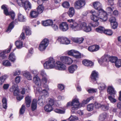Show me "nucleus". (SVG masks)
I'll return each instance as SVG.
<instances>
[{
  "label": "nucleus",
  "mask_w": 121,
  "mask_h": 121,
  "mask_svg": "<svg viewBox=\"0 0 121 121\" xmlns=\"http://www.w3.org/2000/svg\"><path fill=\"white\" fill-rule=\"evenodd\" d=\"M70 121H74L78 120V118L76 116H71L68 119Z\"/></svg>",
  "instance_id": "46"
},
{
  "label": "nucleus",
  "mask_w": 121,
  "mask_h": 121,
  "mask_svg": "<svg viewBox=\"0 0 121 121\" xmlns=\"http://www.w3.org/2000/svg\"><path fill=\"white\" fill-rule=\"evenodd\" d=\"M56 64L54 60L52 57H50L49 60L45 62L44 64L45 69H48L55 68Z\"/></svg>",
  "instance_id": "1"
},
{
  "label": "nucleus",
  "mask_w": 121,
  "mask_h": 121,
  "mask_svg": "<svg viewBox=\"0 0 121 121\" xmlns=\"http://www.w3.org/2000/svg\"><path fill=\"white\" fill-rule=\"evenodd\" d=\"M22 6L23 7L25 10L27 9L29 10V9L31 8V4L29 1L27 0L24 2Z\"/></svg>",
  "instance_id": "18"
},
{
  "label": "nucleus",
  "mask_w": 121,
  "mask_h": 121,
  "mask_svg": "<svg viewBox=\"0 0 121 121\" xmlns=\"http://www.w3.org/2000/svg\"><path fill=\"white\" fill-rule=\"evenodd\" d=\"M38 86L36 88V90L37 91L39 92V93H42L43 92V89H44L45 87V86H46V85L45 84H44L43 86V87H40V86H41V85L39 86L37 85Z\"/></svg>",
  "instance_id": "36"
},
{
  "label": "nucleus",
  "mask_w": 121,
  "mask_h": 121,
  "mask_svg": "<svg viewBox=\"0 0 121 121\" xmlns=\"http://www.w3.org/2000/svg\"><path fill=\"white\" fill-rule=\"evenodd\" d=\"M54 104V100L52 99H50L49 100L47 104L52 106Z\"/></svg>",
  "instance_id": "62"
},
{
  "label": "nucleus",
  "mask_w": 121,
  "mask_h": 121,
  "mask_svg": "<svg viewBox=\"0 0 121 121\" xmlns=\"http://www.w3.org/2000/svg\"><path fill=\"white\" fill-rule=\"evenodd\" d=\"M98 73L95 71L92 72L91 76V78L93 81H96L98 78Z\"/></svg>",
  "instance_id": "16"
},
{
  "label": "nucleus",
  "mask_w": 121,
  "mask_h": 121,
  "mask_svg": "<svg viewBox=\"0 0 121 121\" xmlns=\"http://www.w3.org/2000/svg\"><path fill=\"white\" fill-rule=\"evenodd\" d=\"M62 5L65 8H68L69 6V4L68 2L65 1L62 4Z\"/></svg>",
  "instance_id": "53"
},
{
  "label": "nucleus",
  "mask_w": 121,
  "mask_h": 121,
  "mask_svg": "<svg viewBox=\"0 0 121 121\" xmlns=\"http://www.w3.org/2000/svg\"><path fill=\"white\" fill-rule=\"evenodd\" d=\"M112 26V27L113 29H115L117 28L118 26V24L116 22L113 23L111 24Z\"/></svg>",
  "instance_id": "59"
},
{
  "label": "nucleus",
  "mask_w": 121,
  "mask_h": 121,
  "mask_svg": "<svg viewBox=\"0 0 121 121\" xmlns=\"http://www.w3.org/2000/svg\"><path fill=\"white\" fill-rule=\"evenodd\" d=\"M75 13L74 9L73 8L70 7L67 13L70 17H72L74 15Z\"/></svg>",
  "instance_id": "23"
},
{
  "label": "nucleus",
  "mask_w": 121,
  "mask_h": 121,
  "mask_svg": "<svg viewBox=\"0 0 121 121\" xmlns=\"http://www.w3.org/2000/svg\"><path fill=\"white\" fill-rule=\"evenodd\" d=\"M118 58L117 57L115 56H110L109 57L108 60L109 61L112 63L115 62Z\"/></svg>",
  "instance_id": "39"
},
{
  "label": "nucleus",
  "mask_w": 121,
  "mask_h": 121,
  "mask_svg": "<svg viewBox=\"0 0 121 121\" xmlns=\"http://www.w3.org/2000/svg\"><path fill=\"white\" fill-rule=\"evenodd\" d=\"M54 111L55 112L59 113H63L65 112V111L58 109H56Z\"/></svg>",
  "instance_id": "60"
},
{
  "label": "nucleus",
  "mask_w": 121,
  "mask_h": 121,
  "mask_svg": "<svg viewBox=\"0 0 121 121\" xmlns=\"http://www.w3.org/2000/svg\"><path fill=\"white\" fill-rule=\"evenodd\" d=\"M116 19L115 18L113 17H111L109 20V22H110L111 24L112 23H113L115 22H116Z\"/></svg>",
  "instance_id": "61"
},
{
  "label": "nucleus",
  "mask_w": 121,
  "mask_h": 121,
  "mask_svg": "<svg viewBox=\"0 0 121 121\" xmlns=\"http://www.w3.org/2000/svg\"><path fill=\"white\" fill-rule=\"evenodd\" d=\"M114 9V8L113 7H108L106 8V11L107 13L111 14L112 13L113 10Z\"/></svg>",
  "instance_id": "41"
},
{
  "label": "nucleus",
  "mask_w": 121,
  "mask_h": 121,
  "mask_svg": "<svg viewBox=\"0 0 121 121\" xmlns=\"http://www.w3.org/2000/svg\"><path fill=\"white\" fill-rule=\"evenodd\" d=\"M108 58L109 57L107 56L104 55L98 60V62L100 64L103 63L104 64L108 61Z\"/></svg>",
  "instance_id": "14"
},
{
  "label": "nucleus",
  "mask_w": 121,
  "mask_h": 121,
  "mask_svg": "<svg viewBox=\"0 0 121 121\" xmlns=\"http://www.w3.org/2000/svg\"><path fill=\"white\" fill-rule=\"evenodd\" d=\"M72 104V109L73 110H77L82 106L81 104H80L78 99L77 98L73 100Z\"/></svg>",
  "instance_id": "4"
},
{
  "label": "nucleus",
  "mask_w": 121,
  "mask_h": 121,
  "mask_svg": "<svg viewBox=\"0 0 121 121\" xmlns=\"http://www.w3.org/2000/svg\"><path fill=\"white\" fill-rule=\"evenodd\" d=\"M86 25V23L85 22L78 23V30H81L83 31Z\"/></svg>",
  "instance_id": "26"
},
{
  "label": "nucleus",
  "mask_w": 121,
  "mask_h": 121,
  "mask_svg": "<svg viewBox=\"0 0 121 121\" xmlns=\"http://www.w3.org/2000/svg\"><path fill=\"white\" fill-rule=\"evenodd\" d=\"M25 31L26 35H29L31 34V32L30 28L29 27H26L25 29Z\"/></svg>",
  "instance_id": "45"
},
{
  "label": "nucleus",
  "mask_w": 121,
  "mask_h": 121,
  "mask_svg": "<svg viewBox=\"0 0 121 121\" xmlns=\"http://www.w3.org/2000/svg\"><path fill=\"white\" fill-rule=\"evenodd\" d=\"M45 98H43L42 97H39L38 100V104L41 106H43V105L45 102Z\"/></svg>",
  "instance_id": "33"
},
{
  "label": "nucleus",
  "mask_w": 121,
  "mask_h": 121,
  "mask_svg": "<svg viewBox=\"0 0 121 121\" xmlns=\"http://www.w3.org/2000/svg\"><path fill=\"white\" fill-rule=\"evenodd\" d=\"M71 39L73 42L76 43H81L84 40V39L82 38H72Z\"/></svg>",
  "instance_id": "21"
},
{
  "label": "nucleus",
  "mask_w": 121,
  "mask_h": 121,
  "mask_svg": "<svg viewBox=\"0 0 121 121\" xmlns=\"http://www.w3.org/2000/svg\"><path fill=\"white\" fill-rule=\"evenodd\" d=\"M18 19L19 21L24 22L26 20V18L25 16L20 13L18 15Z\"/></svg>",
  "instance_id": "25"
},
{
  "label": "nucleus",
  "mask_w": 121,
  "mask_h": 121,
  "mask_svg": "<svg viewBox=\"0 0 121 121\" xmlns=\"http://www.w3.org/2000/svg\"><path fill=\"white\" fill-rule=\"evenodd\" d=\"M94 107V105L92 104H91L87 105V109L89 111H91L93 110Z\"/></svg>",
  "instance_id": "47"
},
{
  "label": "nucleus",
  "mask_w": 121,
  "mask_h": 121,
  "mask_svg": "<svg viewBox=\"0 0 121 121\" xmlns=\"http://www.w3.org/2000/svg\"><path fill=\"white\" fill-rule=\"evenodd\" d=\"M105 86L103 83L100 84L99 85V88L100 90H102L105 89Z\"/></svg>",
  "instance_id": "57"
},
{
  "label": "nucleus",
  "mask_w": 121,
  "mask_h": 121,
  "mask_svg": "<svg viewBox=\"0 0 121 121\" xmlns=\"http://www.w3.org/2000/svg\"><path fill=\"white\" fill-rule=\"evenodd\" d=\"M2 102L3 108L6 109L7 108V99L5 98H4L3 99Z\"/></svg>",
  "instance_id": "42"
},
{
  "label": "nucleus",
  "mask_w": 121,
  "mask_h": 121,
  "mask_svg": "<svg viewBox=\"0 0 121 121\" xmlns=\"http://www.w3.org/2000/svg\"><path fill=\"white\" fill-rule=\"evenodd\" d=\"M98 13L99 14V18L101 21H105L107 19V13L104 10Z\"/></svg>",
  "instance_id": "9"
},
{
  "label": "nucleus",
  "mask_w": 121,
  "mask_h": 121,
  "mask_svg": "<svg viewBox=\"0 0 121 121\" xmlns=\"http://www.w3.org/2000/svg\"><path fill=\"white\" fill-rule=\"evenodd\" d=\"M37 100L36 99H34L32 102L31 105V109L32 111L36 109L37 107Z\"/></svg>",
  "instance_id": "22"
},
{
  "label": "nucleus",
  "mask_w": 121,
  "mask_h": 121,
  "mask_svg": "<svg viewBox=\"0 0 121 121\" xmlns=\"http://www.w3.org/2000/svg\"><path fill=\"white\" fill-rule=\"evenodd\" d=\"M55 68L60 70H64L65 69L66 67L65 65L63 64L60 61H58L56 62Z\"/></svg>",
  "instance_id": "13"
},
{
  "label": "nucleus",
  "mask_w": 121,
  "mask_h": 121,
  "mask_svg": "<svg viewBox=\"0 0 121 121\" xmlns=\"http://www.w3.org/2000/svg\"><path fill=\"white\" fill-rule=\"evenodd\" d=\"M104 33L107 35L110 36L112 35L113 32L110 30L106 29L104 31Z\"/></svg>",
  "instance_id": "43"
},
{
  "label": "nucleus",
  "mask_w": 121,
  "mask_h": 121,
  "mask_svg": "<svg viewBox=\"0 0 121 121\" xmlns=\"http://www.w3.org/2000/svg\"><path fill=\"white\" fill-rule=\"evenodd\" d=\"M101 108L104 111H106L108 110V106L104 105H102Z\"/></svg>",
  "instance_id": "58"
},
{
  "label": "nucleus",
  "mask_w": 121,
  "mask_h": 121,
  "mask_svg": "<svg viewBox=\"0 0 121 121\" xmlns=\"http://www.w3.org/2000/svg\"><path fill=\"white\" fill-rule=\"evenodd\" d=\"M13 23V22H12L10 23L6 30V32L9 33L11 31V30L14 27Z\"/></svg>",
  "instance_id": "37"
},
{
  "label": "nucleus",
  "mask_w": 121,
  "mask_h": 121,
  "mask_svg": "<svg viewBox=\"0 0 121 121\" xmlns=\"http://www.w3.org/2000/svg\"><path fill=\"white\" fill-rule=\"evenodd\" d=\"M70 27L74 31L78 30V24L74 22L71 23L69 25Z\"/></svg>",
  "instance_id": "20"
},
{
  "label": "nucleus",
  "mask_w": 121,
  "mask_h": 121,
  "mask_svg": "<svg viewBox=\"0 0 121 121\" xmlns=\"http://www.w3.org/2000/svg\"><path fill=\"white\" fill-rule=\"evenodd\" d=\"M3 64L4 65L10 66L11 65V64L9 61L8 60L4 61L3 62Z\"/></svg>",
  "instance_id": "49"
},
{
  "label": "nucleus",
  "mask_w": 121,
  "mask_h": 121,
  "mask_svg": "<svg viewBox=\"0 0 121 121\" xmlns=\"http://www.w3.org/2000/svg\"><path fill=\"white\" fill-rule=\"evenodd\" d=\"M116 67L117 68H119L121 66V59H118L115 64Z\"/></svg>",
  "instance_id": "44"
},
{
  "label": "nucleus",
  "mask_w": 121,
  "mask_h": 121,
  "mask_svg": "<svg viewBox=\"0 0 121 121\" xmlns=\"http://www.w3.org/2000/svg\"><path fill=\"white\" fill-rule=\"evenodd\" d=\"M93 5L94 8L98 11V12L102 11L104 10L102 8V5L99 2L96 1L93 3Z\"/></svg>",
  "instance_id": "10"
},
{
  "label": "nucleus",
  "mask_w": 121,
  "mask_h": 121,
  "mask_svg": "<svg viewBox=\"0 0 121 121\" xmlns=\"http://www.w3.org/2000/svg\"><path fill=\"white\" fill-rule=\"evenodd\" d=\"M44 10V8L42 5H39L37 8V12L38 14L42 13Z\"/></svg>",
  "instance_id": "34"
},
{
  "label": "nucleus",
  "mask_w": 121,
  "mask_h": 121,
  "mask_svg": "<svg viewBox=\"0 0 121 121\" xmlns=\"http://www.w3.org/2000/svg\"><path fill=\"white\" fill-rule=\"evenodd\" d=\"M93 97H90L88 98L86 100H84L82 102V103L83 104H86L88 102L91 100L92 99H93Z\"/></svg>",
  "instance_id": "56"
},
{
  "label": "nucleus",
  "mask_w": 121,
  "mask_h": 121,
  "mask_svg": "<svg viewBox=\"0 0 121 121\" xmlns=\"http://www.w3.org/2000/svg\"><path fill=\"white\" fill-rule=\"evenodd\" d=\"M49 90V88L47 85L45 86V88L43 89V92L42 93H43V95L45 97H47L48 96V93L47 91Z\"/></svg>",
  "instance_id": "32"
},
{
  "label": "nucleus",
  "mask_w": 121,
  "mask_h": 121,
  "mask_svg": "<svg viewBox=\"0 0 121 121\" xmlns=\"http://www.w3.org/2000/svg\"><path fill=\"white\" fill-rule=\"evenodd\" d=\"M15 44L18 48H20L22 47V43L21 41H18L16 42Z\"/></svg>",
  "instance_id": "40"
},
{
  "label": "nucleus",
  "mask_w": 121,
  "mask_h": 121,
  "mask_svg": "<svg viewBox=\"0 0 121 121\" xmlns=\"http://www.w3.org/2000/svg\"><path fill=\"white\" fill-rule=\"evenodd\" d=\"M77 59H79L81 58V54L78 52L77 53H75L73 56Z\"/></svg>",
  "instance_id": "51"
},
{
  "label": "nucleus",
  "mask_w": 121,
  "mask_h": 121,
  "mask_svg": "<svg viewBox=\"0 0 121 121\" xmlns=\"http://www.w3.org/2000/svg\"><path fill=\"white\" fill-rule=\"evenodd\" d=\"M24 76L28 80H31L32 79V76L30 73L29 72H26L24 73Z\"/></svg>",
  "instance_id": "35"
},
{
  "label": "nucleus",
  "mask_w": 121,
  "mask_h": 121,
  "mask_svg": "<svg viewBox=\"0 0 121 121\" xmlns=\"http://www.w3.org/2000/svg\"><path fill=\"white\" fill-rule=\"evenodd\" d=\"M86 2L83 0H78L74 3V7L75 9H81L85 5Z\"/></svg>",
  "instance_id": "3"
},
{
  "label": "nucleus",
  "mask_w": 121,
  "mask_h": 121,
  "mask_svg": "<svg viewBox=\"0 0 121 121\" xmlns=\"http://www.w3.org/2000/svg\"><path fill=\"white\" fill-rule=\"evenodd\" d=\"M44 109L45 111L48 112H50L52 111L53 110V108L52 106L47 104L44 107Z\"/></svg>",
  "instance_id": "30"
},
{
  "label": "nucleus",
  "mask_w": 121,
  "mask_h": 121,
  "mask_svg": "<svg viewBox=\"0 0 121 121\" xmlns=\"http://www.w3.org/2000/svg\"><path fill=\"white\" fill-rule=\"evenodd\" d=\"M25 105H23L20 109V114H23L25 110Z\"/></svg>",
  "instance_id": "54"
},
{
  "label": "nucleus",
  "mask_w": 121,
  "mask_h": 121,
  "mask_svg": "<svg viewBox=\"0 0 121 121\" xmlns=\"http://www.w3.org/2000/svg\"><path fill=\"white\" fill-rule=\"evenodd\" d=\"M94 45L89 47L88 48V50L91 52H94Z\"/></svg>",
  "instance_id": "64"
},
{
  "label": "nucleus",
  "mask_w": 121,
  "mask_h": 121,
  "mask_svg": "<svg viewBox=\"0 0 121 121\" xmlns=\"http://www.w3.org/2000/svg\"><path fill=\"white\" fill-rule=\"evenodd\" d=\"M6 76L4 75L0 77V85H1L6 78Z\"/></svg>",
  "instance_id": "48"
},
{
  "label": "nucleus",
  "mask_w": 121,
  "mask_h": 121,
  "mask_svg": "<svg viewBox=\"0 0 121 121\" xmlns=\"http://www.w3.org/2000/svg\"><path fill=\"white\" fill-rule=\"evenodd\" d=\"M10 90L11 92H13L14 95L15 96L17 95L19 93L18 87H15L14 85L12 86V88L10 89Z\"/></svg>",
  "instance_id": "15"
},
{
  "label": "nucleus",
  "mask_w": 121,
  "mask_h": 121,
  "mask_svg": "<svg viewBox=\"0 0 121 121\" xmlns=\"http://www.w3.org/2000/svg\"><path fill=\"white\" fill-rule=\"evenodd\" d=\"M57 41L61 44H68L70 43V41L66 38L62 37H59L57 39Z\"/></svg>",
  "instance_id": "11"
},
{
  "label": "nucleus",
  "mask_w": 121,
  "mask_h": 121,
  "mask_svg": "<svg viewBox=\"0 0 121 121\" xmlns=\"http://www.w3.org/2000/svg\"><path fill=\"white\" fill-rule=\"evenodd\" d=\"M96 31L97 32L100 33H104L105 30L104 28L102 26H99L96 29Z\"/></svg>",
  "instance_id": "38"
},
{
  "label": "nucleus",
  "mask_w": 121,
  "mask_h": 121,
  "mask_svg": "<svg viewBox=\"0 0 121 121\" xmlns=\"http://www.w3.org/2000/svg\"><path fill=\"white\" fill-rule=\"evenodd\" d=\"M108 92L111 95H114L115 94V92L114 88L111 86H109L108 89Z\"/></svg>",
  "instance_id": "24"
},
{
  "label": "nucleus",
  "mask_w": 121,
  "mask_h": 121,
  "mask_svg": "<svg viewBox=\"0 0 121 121\" xmlns=\"http://www.w3.org/2000/svg\"><path fill=\"white\" fill-rule=\"evenodd\" d=\"M78 66L75 65H73L69 66L68 68V71L69 73H73L77 69Z\"/></svg>",
  "instance_id": "19"
},
{
  "label": "nucleus",
  "mask_w": 121,
  "mask_h": 121,
  "mask_svg": "<svg viewBox=\"0 0 121 121\" xmlns=\"http://www.w3.org/2000/svg\"><path fill=\"white\" fill-rule=\"evenodd\" d=\"M17 2L19 5L22 6L24 3L22 0H17Z\"/></svg>",
  "instance_id": "63"
},
{
  "label": "nucleus",
  "mask_w": 121,
  "mask_h": 121,
  "mask_svg": "<svg viewBox=\"0 0 121 121\" xmlns=\"http://www.w3.org/2000/svg\"><path fill=\"white\" fill-rule=\"evenodd\" d=\"M49 41L47 39H44L41 42L39 49L40 51H44L48 46L49 44Z\"/></svg>",
  "instance_id": "2"
},
{
  "label": "nucleus",
  "mask_w": 121,
  "mask_h": 121,
  "mask_svg": "<svg viewBox=\"0 0 121 121\" xmlns=\"http://www.w3.org/2000/svg\"><path fill=\"white\" fill-rule=\"evenodd\" d=\"M1 9L4 10V13L6 15H10L11 19L14 20L15 14L14 12H8V9L4 5H2L1 7Z\"/></svg>",
  "instance_id": "7"
},
{
  "label": "nucleus",
  "mask_w": 121,
  "mask_h": 121,
  "mask_svg": "<svg viewBox=\"0 0 121 121\" xmlns=\"http://www.w3.org/2000/svg\"><path fill=\"white\" fill-rule=\"evenodd\" d=\"M38 13L37 11L35 10L32 11L30 13V15L31 17L36 18L38 16Z\"/></svg>",
  "instance_id": "31"
},
{
  "label": "nucleus",
  "mask_w": 121,
  "mask_h": 121,
  "mask_svg": "<svg viewBox=\"0 0 121 121\" xmlns=\"http://www.w3.org/2000/svg\"><path fill=\"white\" fill-rule=\"evenodd\" d=\"M60 60L65 64L70 65L73 62V61L71 58L67 56H62L60 57Z\"/></svg>",
  "instance_id": "8"
},
{
  "label": "nucleus",
  "mask_w": 121,
  "mask_h": 121,
  "mask_svg": "<svg viewBox=\"0 0 121 121\" xmlns=\"http://www.w3.org/2000/svg\"><path fill=\"white\" fill-rule=\"evenodd\" d=\"M91 13L92 14L90 16L91 19L95 22H97L99 20V13H96L94 10H91L90 11Z\"/></svg>",
  "instance_id": "6"
},
{
  "label": "nucleus",
  "mask_w": 121,
  "mask_h": 121,
  "mask_svg": "<svg viewBox=\"0 0 121 121\" xmlns=\"http://www.w3.org/2000/svg\"><path fill=\"white\" fill-rule=\"evenodd\" d=\"M9 59L11 62H14L16 60L14 54L13 52L11 53L9 56Z\"/></svg>",
  "instance_id": "29"
},
{
  "label": "nucleus",
  "mask_w": 121,
  "mask_h": 121,
  "mask_svg": "<svg viewBox=\"0 0 121 121\" xmlns=\"http://www.w3.org/2000/svg\"><path fill=\"white\" fill-rule=\"evenodd\" d=\"M26 103L27 107H29L30 105L31 101V97L28 96H27L25 98Z\"/></svg>",
  "instance_id": "27"
},
{
  "label": "nucleus",
  "mask_w": 121,
  "mask_h": 121,
  "mask_svg": "<svg viewBox=\"0 0 121 121\" xmlns=\"http://www.w3.org/2000/svg\"><path fill=\"white\" fill-rule=\"evenodd\" d=\"M91 30V26L86 25L85 28L83 31L86 32H88L90 31Z\"/></svg>",
  "instance_id": "50"
},
{
  "label": "nucleus",
  "mask_w": 121,
  "mask_h": 121,
  "mask_svg": "<svg viewBox=\"0 0 121 121\" xmlns=\"http://www.w3.org/2000/svg\"><path fill=\"white\" fill-rule=\"evenodd\" d=\"M59 28L61 30L66 31L69 29L68 25L66 22H63L60 24Z\"/></svg>",
  "instance_id": "12"
},
{
  "label": "nucleus",
  "mask_w": 121,
  "mask_h": 121,
  "mask_svg": "<svg viewBox=\"0 0 121 121\" xmlns=\"http://www.w3.org/2000/svg\"><path fill=\"white\" fill-rule=\"evenodd\" d=\"M108 98L110 102L112 103H114L116 101V100L111 95L108 96Z\"/></svg>",
  "instance_id": "55"
},
{
  "label": "nucleus",
  "mask_w": 121,
  "mask_h": 121,
  "mask_svg": "<svg viewBox=\"0 0 121 121\" xmlns=\"http://www.w3.org/2000/svg\"><path fill=\"white\" fill-rule=\"evenodd\" d=\"M83 64L87 66H91L93 65L94 63L92 61L87 60H84L82 61Z\"/></svg>",
  "instance_id": "17"
},
{
  "label": "nucleus",
  "mask_w": 121,
  "mask_h": 121,
  "mask_svg": "<svg viewBox=\"0 0 121 121\" xmlns=\"http://www.w3.org/2000/svg\"><path fill=\"white\" fill-rule=\"evenodd\" d=\"M77 52V51L74 50H72L68 51V54L69 55L74 56V55L75 53Z\"/></svg>",
  "instance_id": "52"
},
{
  "label": "nucleus",
  "mask_w": 121,
  "mask_h": 121,
  "mask_svg": "<svg viewBox=\"0 0 121 121\" xmlns=\"http://www.w3.org/2000/svg\"><path fill=\"white\" fill-rule=\"evenodd\" d=\"M32 73L35 75V76L33 78V81L36 85L40 86L41 85V83L40 80L39 78L37 76L38 74L37 71L34 70L33 71Z\"/></svg>",
  "instance_id": "5"
},
{
  "label": "nucleus",
  "mask_w": 121,
  "mask_h": 121,
  "mask_svg": "<svg viewBox=\"0 0 121 121\" xmlns=\"http://www.w3.org/2000/svg\"><path fill=\"white\" fill-rule=\"evenodd\" d=\"M107 115L106 113H103L101 114L99 116V120L101 121H103L107 118Z\"/></svg>",
  "instance_id": "28"
}]
</instances>
